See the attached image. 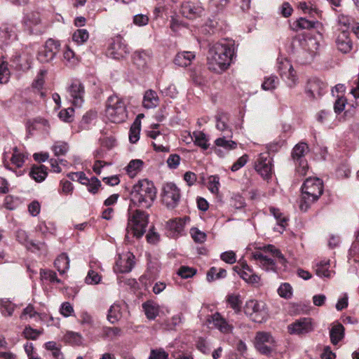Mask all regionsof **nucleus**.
Returning a JSON list of instances; mask_svg holds the SVG:
<instances>
[{
  "label": "nucleus",
  "mask_w": 359,
  "mask_h": 359,
  "mask_svg": "<svg viewBox=\"0 0 359 359\" xmlns=\"http://www.w3.org/2000/svg\"><path fill=\"white\" fill-rule=\"evenodd\" d=\"M121 317V306L118 304H112L109 311L107 314V319L111 323H115Z\"/></svg>",
  "instance_id": "obj_34"
},
{
  "label": "nucleus",
  "mask_w": 359,
  "mask_h": 359,
  "mask_svg": "<svg viewBox=\"0 0 359 359\" xmlns=\"http://www.w3.org/2000/svg\"><path fill=\"white\" fill-rule=\"evenodd\" d=\"M351 21L352 19L350 17L344 15H339L337 18V25L339 26L338 29L339 32L342 30H346V32H348Z\"/></svg>",
  "instance_id": "obj_47"
},
{
  "label": "nucleus",
  "mask_w": 359,
  "mask_h": 359,
  "mask_svg": "<svg viewBox=\"0 0 359 359\" xmlns=\"http://www.w3.org/2000/svg\"><path fill=\"white\" fill-rule=\"evenodd\" d=\"M255 170L264 179L269 180L272 175V159L268 154H261L255 163Z\"/></svg>",
  "instance_id": "obj_11"
},
{
  "label": "nucleus",
  "mask_w": 359,
  "mask_h": 359,
  "mask_svg": "<svg viewBox=\"0 0 359 359\" xmlns=\"http://www.w3.org/2000/svg\"><path fill=\"white\" fill-rule=\"evenodd\" d=\"M308 151L307 144L299 142L294 147L291 153V157L296 165V171L302 176L306 175L309 168L307 161L305 158V155Z\"/></svg>",
  "instance_id": "obj_7"
},
{
  "label": "nucleus",
  "mask_w": 359,
  "mask_h": 359,
  "mask_svg": "<svg viewBox=\"0 0 359 359\" xmlns=\"http://www.w3.org/2000/svg\"><path fill=\"white\" fill-rule=\"evenodd\" d=\"M279 80L276 76L266 77L262 84V88L264 90H273L278 86Z\"/></svg>",
  "instance_id": "obj_40"
},
{
  "label": "nucleus",
  "mask_w": 359,
  "mask_h": 359,
  "mask_svg": "<svg viewBox=\"0 0 359 359\" xmlns=\"http://www.w3.org/2000/svg\"><path fill=\"white\" fill-rule=\"evenodd\" d=\"M148 223V213L140 209L133 210L132 206L130 205L125 240L131 242L132 238L135 237L141 238L146 232Z\"/></svg>",
  "instance_id": "obj_3"
},
{
  "label": "nucleus",
  "mask_w": 359,
  "mask_h": 359,
  "mask_svg": "<svg viewBox=\"0 0 359 359\" xmlns=\"http://www.w3.org/2000/svg\"><path fill=\"white\" fill-rule=\"evenodd\" d=\"M134 259L135 256L130 252L120 255L116 262L114 271L121 273L130 272L135 264Z\"/></svg>",
  "instance_id": "obj_15"
},
{
  "label": "nucleus",
  "mask_w": 359,
  "mask_h": 359,
  "mask_svg": "<svg viewBox=\"0 0 359 359\" xmlns=\"http://www.w3.org/2000/svg\"><path fill=\"white\" fill-rule=\"evenodd\" d=\"M244 313L255 323H262L269 317L266 304L262 301L250 299L246 302L244 306Z\"/></svg>",
  "instance_id": "obj_6"
},
{
  "label": "nucleus",
  "mask_w": 359,
  "mask_h": 359,
  "mask_svg": "<svg viewBox=\"0 0 359 359\" xmlns=\"http://www.w3.org/2000/svg\"><path fill=\"white\" fill-rule=\"evenodd\" d=\"M190 233L192 238L196 243H203L206 240V233L203 231H200L198 228H191Z\"/></svg>",
  "instance_id": "obj_49"
},
{
  "label": "nucleus",
  "mask_w": 359,
  "mask_h": 359,
  "mask_svg": "<svg viewBox=\"0 0 359 359\" xmlns=\"http://www.w3.org/2000/svg\"><path fill=\"white\" fill-rule=\"evenodd\" d=\"M86 185L88 186V191L95 194L101 187V182L97 177H93L89 180V182H88Z\"/></svg>",
  "instance_id": "obj_58"
},
{
  "label": "nucleus",
  "mask_w": 359,
  "mask_h": 359,
  "mask_svg": "<svg viewBox=\"0 0 359 359\" xmlns=\"http://www.w3.org/2000/svg\"><path fill=\"white\" fill-rule=\"evenodd\" d=\"M220 258L222 261L230 264H234L236 262V254L231 250L222 252Z\"/></svg>",
  "instance_id": "obj_63"
},
{
  "label": "nucleus",
  "mask_w": 359,
  "mask_h": 359,
  "mask_svg": "<svg viewBox=\"0 0 359 359\" xmlns=\"http://www.w3.org/2000/svg\"><path fill=\"white\" fill-rule=\"evenodd\" d=\"M143 164V161L140 159H134L130 161L126 167L127 173L130 175V177H134L137 173L141 170Z\"/></svg>",
  "instance_id": "obj_32"
},
{
  "label": "nucleus",
  "mask_w": 359,
  "mask_h": 359,
  "mask_svg": "<svg viewBox=\"0 0 359 359\" xmlns=\"http://www.w3.org/2000/svg\"><path fill=\"white\" fill-rule=\"evenodd\" d=\"M121 334V330L118 327H104L103 329V337L113 338L119 336Z\"/></svg>",
  "instance_id": "obj_62"
},
{
  "label": "nucleus",
  "mask_w": 359,
  "mask_h": 359,
  "mask_svg": "<svg viewBox=\"0 0 359 359\" xmlns=\"http://www.w3.org/2000/svg\"><path fill=\"white\" fill-rule=\"evenodd\" d=\"M40 276L42 280H48L53 283H60L61 280L57 278L56 273L52 270L41 269Z\"/></svg>",
  "instance_id": "obj_41"
},
{
  "label": "nucleus",
  "mask_w": 359,
  "mask_h": 359,
  "mask_svg": "<svg viewBox=\"0 0 359 359\" xmlns=\"http://www.w3.org/2000/svg\"><path fill=\"white\" fill-rule=\"evenodd\" d=\"M52 149L55 156H64L68 151L69 146L67 142L58 141L55 142Z\"/></svg>",
  "instance_id": "obj_44"
},
{
  "label": "nucleus",
  "mask_w": 359,
  "mask_h": 359,
  "mask_svg": "<svg viewBox=\"0 0 359 359\" xmlns=\"http://www.w3.org/2000/svg\"><path fill=\"white\" fill-rule=\"evenodd\" d=\"M317 23V20H309L304 18H299L290 24V28L294 32L302 29H310L314 28Z\"/></svg>",
  "instance_id": "obj_23"
},
{
  "label": "nucleus",
  "mask_w": 359,
  "mask_h": 359,
  "mask_svg": "<svg viewBox=\"0 0 359 359\" xmlns=\"http://www.w3.org/2000/svg\"><path fill=\"white\" fill-rule=\"evenodd\" d=\"M287 329L291 334L303 335L312 332L313 327L311 318H303L289 325Z\"/></svg>",
  "instance_id": "obj_12"
},
{
  "label": "nucleus",
  "mask_w": 359,
  "mask_h": 359,
  "mask_svg": "<svg viewBox=\"0 0 359 359\" xmlns=\"http://www.w3.org/2000/svg\"><path fill=\"white\" fill-rule=\"evenodd\" d=\"M152 53L151 50H136L133 54L134 65L140 69L146 68L151 61Z\"/></svg>",
  "instance_id": "obj_19"
},
{
  "label": "nucleus",
  "mask_w": 359,
  "mask_h": 359,
  "mask_svg": "<svg viewBox=\"0 0 359 359\" xmlns=\"http://www.w3.org/2000/svg\"><path fill=\"white\" fill-rule=\"evenodd\" d=\"M208 189L211 193L217 194L219 188V177L217 175H212L208 180Z\"/></svg>",
  "instance_id": "obj_52"
},
{
  "label": "nucleus",
  "mask_w": 359,
  "mask_h": 359,
  "mask_svg": "<svg viewBox=\"0 0 359 359\" xmlns=\"http://www.w3.org/2000/svg\"><path fill=\"white\" fill-rule=\"evenodd\" d=\"M195 58V54L191 51H182L178 53L175 59L174 62L180 67H187L191 65V61Z\"/></svg>",
  "instance_id": "obj_24"
},
{
  "label": "nucleus",
  "mask_w": 359,
  "mask_h": 359,
  "mask_svg": "<svg viewBox=\"0 0 359 359\" xmlns=\"http://www.w3.org/2000/svg\"><path fill=\"white\" fill-rule=\"evenodd\" d=\"M74 109L72 107H68L67 109H62L59 114V118L67 123H70L73 121V115Z\"/></svg>",
  "instance_id": "obj_51"
},
{
  "label": "nucleus",
  "mask_w": 359,
  "mask_h": 359,
  "mask_svg": "<svg viewBox=\"0 0 359 359\" xmlns=\"http://www.w3.org/2000/svg\"><path fill=\"white\" fill-rule=\"evenodd\" d=\"M212 323L221 332L224 334L231 333L233 326L229 324L226 320L223 318L219 313H215L212 316Z\"/></svg>",
  "instance_id": "obj_21"
},
{
  "label": "nucleus",
  "mask_w": 359,
  "mask_h": 359,
  "mask_svg": "<svg viewBox=\"0 0 359 359\" xmlns=\"http://www.w3.org/2000/svg\"><path fill=\"white\" fill-rule=\"evenodd\" d=\"M263 343L273 346V344H275V341L270 333L266 332H258L255 337V344Z\"/></svg>",
  "instance_id": "obj_37"
},
{
  "label": "nucleus",
  "mask_w": 359,
  "mask_h": 359,
  "mask_svg": "<svg viewBox=\"0 0 359 359\" xmlns=\"http://www.w3.org/2000/svg\"><path fill=\"white\" fill-rule=\"evenodd\" d=\"M203 8L196 5L192 2H184L182 5L181 12L182 14L187 18H194L201 15L203 12Z\"/></svg>",
  "instance_id": "obj_20"
},
{
  "label": "nucleus",
  "mask_w": 359,
  "mask_h": 359,
  "mask_svg": "<svg viewBox=\"0 0 359 359\" xmlns=\"http://www.w3.org/2000/svg\"><path fill=\"white\" fill-rule=\"evenodd\" d=\"M263 250L265 252L271 253L273 255V257L277 259L276 260L277 262H278L281 264H285V263L286 262V259L284 257L283 255L274 245H266L263 248Z\"/></svg>",
  "instance_id": "obj_35"
},
{
  "label": "nucleus",
  "mask_w": 359,
  "mask_h": 359,
  "mask_svg": "<svg viewBox=\"0 0 359 359\" xmlns=\"http://www.w3.org/2000/svg\"><path fill=\"white\" fill-rule=\"evenodd\" d=\"M25 155L19 151L17 147L13 148V153L12 154L11 161V163L18 168L22 167L25 163Z\"/></svg>",
  "instance_id": "obj_42"
},
{
  "label": "nucleus",
  "mask_w": 359,
  "mask_h": 359,
  "mask_svg": "<svg viewBox=\"0 0 359 359\" xmlns=\"http://www.w3.org/2000/svg\"><path fill=\"white\" fill-rule=\"evenodd\" d=\"M156 197V189L154 183L147 179L139 180L130 191V205L147 209L151 207Z\"/></svg>",
  "instance_id": "obj_2"
},
{
  "label": "nucleus",
  "mask_w": 359,
  "mask_h": 359,
  "mask_svg": "<svg viewBox=\"0 0 359 359\" xmlns=\"http://www.w3.org/2000/svg\"><path fill=\"white\" fill-rule=\"evenodd\" d=\"M181 191L173 182H167L163 184L161 192L163 203L168 209H174L180 201Z\"/></svg>",
  "instance_id": "obj_8"
},
{
  "label": "nucleus",
  "mask_w": 359,
  "mask_h": 359,
  "mask_svg": "<svg viewBox=\"0 0 359 359\" xmlns=\"http://www.w3.org/2000/svg\"><path fill=\"white\" fill-rule=\"evenodd\" d=\"M253 259L257 262V264L266 271H276V261L273 259L264 255L260 252H255L252 253Z\"/></svg>",
  "instance_id": "obj_18"
},
{
  "label": "nucleus",
  "mask_w": 359,
  "mask_h": 359,
  "mask_svg": "<svg viewBox=\"0 0 359 359\" xmlns=\"http://www.w3.org/2000/svg\"><path fill=\"white\" fill-rule=\"evenodd\" d=\"M241 267L236 266L234 270L245 282L250 284L259 283L261 278L253 272L252 269L245 262L240 263Z\"/></svg>",
  "instance_id": "obj_14"
},
{
  "label": "nucleus",
  "mask_w": 359,
  "mask_h": 359,
  "mask_svg": "<svg viewBox=\"0 0 359 359\" xmlns=\"http://www.w3.org/2000/svg\"><path fill=\"white\" fill-rule=\"evenodd\" d=\"M101 276L97 272L90 269L85 278V282L89 285H97L101 281Z\"/></svg>",
  "instance_id": "obj_50"
},
{
  "label": "nucleus",
  "mask_w": 359,
  "mask_h": 359,
  "mask_svg": "<svg viewBox=\"0 0 359 359\" xmlns=\"http://www.w3.org/2000/svg\"><path fill=\"white\" fill-rule=\"evenodd\" d=\"M236 46L232 39H223L209 47L207 65L208 69L222 74L229 69L235 55Z\"/></svg>",
  "instance_id": "obj_1"
},
{
  "label": "nucleus",
  "mask_w": 359,
  "mask_h": 359,
  "mask_svg": "<svg viewBox=\"0 0 359 359\" xmlns=\"http://www.w3.org/2000/svg\"><path fill=\"white\" fill-rule=\"evenodd\" d=\"M88 37L89 34L86 29H79L74 33L72 39L78 44H82L88 39Z\"/></svg>",
  "instance_id": "obj_43"
},
{
  "label": "nucleus",
  "mask_w": 359,
  "mask_h": 359,
  "mask_svg": "<svg viewBox=\"0 0 359 359\" xmlns=\"http://www.w3.org/2000/svg\"><path fill=\"white\" fill-rule=\"evenodd\" d=\"M96 117V113L93 111H88L86 113L79 123V128L82 130H86L88 128L90 123L94 120Z\"/></svg>",
  "instance_id": "obj_46"
},
{
  "label": "nucleus",
  "mask_w": 359,
  "mask_h": 359,
  "mask_svg": "<svg viewBox=\"0 0 359 359\" xmlns=\"http://www.w3.org/2000/svg\"><path fill=\"white\" fill-rule=\"evenodd\" d=\"M330 337L331 342L336 345L344 337V327L341 323L334 325L330 332Z\"/></svg>",
  "instance_id": "obj_30"
},
{
  "label": "nucleus",
  "mask_w": 359,
  "mask_h": 359,
  "mask_svg": "<svg viewBox=\"0 0 359 359\" xmlns=\"http://www.w3.org/2000/svg\"><path fill=\"white\" fill-rule=\"evenodd\" d=\"M151 359H168V354L162 348L152 349L150 353Z\"/></svg>",
  "instance_id": "obj_64"
},
{
  "label": "nucleus",
  "mask_w": 359,
  "mask_h": 359,
  "mask_svg": "<svg viewBox=\"0 0 359 359\" xmlns=\"http://www.w3.org/2000/svg\"><path fill=\"white\" fill-rule=\"evenodd\" d=\"M60 46L59 41L53 39H48L44 46L38 53V60L41 63L52 61L59 51Z\"/></svg>",
  "instance_id": "obj_10"
},
{
  "label": "nucleus",
  "mask_w": 359,
  "mask_h": 359,
  "mask_svg": "<svg viewBox=\"0 0 359 359\" xmlns=\"http://www.w3.org/2000/svg\"><path fill=\"white\" fill-rule=\"evenodd\" d=\"M255 346L256 349L260 353L268 355L271 354V353L272 352V350H273V347L275 346V344H273V345H270V344H265V343L255 344Z\"/></svg>",
  "instance_id": "obj_60"
},
{
  "label": "nucleus",
  "mask_w": 359,
  "mask_h": 359,
  "mask_svg": "<svg viewBox=\"0 0 359 359\" xmlns=\"http://www.w3.org/2000/svg\"><path fill=\"white\" fill-rule=\"evenodd\" d=\"M269 211L270 213L272 214L274 216V217L277 219L278 224L283 229L287 221V218L285 217H282V213L280 212V211L274 207H270Z\"/></svg>",
  "instance_id": "obj_55"
},
{
  "label": "nucleus",
  "mask_w": 359,
  "mask_h": 359,
  "mask_svg": "<svg viewBox=\"0 0 359 359\" xmlns=\"http://www.w3.org/2000/svg\"><path fill=\"white\" fill-rule=\"evenodd\" d=\"M41 332L32 329L31 327H26L23 331V334L26 339L35 340L41 334Z\"/></svg>",
  "instance_id": "obj_61"
},
{
  "label": "nucleus",
  "mask_w": 359,
  "mask_h": 359,
  "mask_svg": "<svg viewBox=\"0 0 359 359\" xmlns=\"http://www.w3.org/2000/svg\"><path fill=\"white\" fill-rule=\"evenodd\" d=\"M106 115L113 123H122L127 118L128 113L124 99L114 95L109 96L106 104Z\"/></svg>",
  "instance_id": "obj_5"
},
{
  "label": "nucleus",
  "mask_w": 359,
  "mask_h": 359,
  "mask_svg": "<svg viewBox=\"0 0 359 359\" xmlns=\"http://www.w3.org/2000/svg\"><path fill=\"white\" fill-rule=\"evenodd\" d=\"M16 306L8 299H3L0 302V310L4 316H11Z\"/></svg>",
  "instance_id": "obj_33"
},
{
  "label": "nucleus",
  "mask_w": 359,
  "mask_h": 359,
  "mask_svg": "<svg viewBox=\"0 0 359 359\" xmlns=\"http://www.w3.org/2000/svg\"><path fill=\"white\" fill-rule=\"evenodd\" d=\"M154 140L155 142H152V145L155 151L161 152H168L170 151V148L167 144L165 145V144L167 142L165 137L164 140L162 139V137H159Z\"/></svg>",
  "instance_id": "obj_53"
},
{
  "label": "nucleus",
  "mask_w": 359,
  "mask_h": 359,
  "mask_svg": "<svg viewBox=\"0 0 359 359\" xmlns=\"http://www.w3.org/2000/svg\"><path fill=\"white\" fill-rule=\"evenodd\" d=\"M67 91L72 104L76 107H81L84 101V86L79 81H74Z\"/></svg>",
  "instance_id": "obj_13"
},
{
  "label": "nucleus",
  "mask_w": 359,
  "mask_h": 359,
  "mask_svg": "<svg viewBox=\"0 0 359 359\" xmlns=\"http://www.w3.org/2000/svg\"><path fill=\"white\" fill-rule=\"evenodd\" d=\"M110 54L114 58L123 57L129 52L128 46L119 38L113 41L110 46Z\"/></svg>",
  "instance_id": "obj_22"
},
{
  "label": "nucleus",
  "mask_w": 359,
  "mask_h": 359,
  "mask_svg": "<svg viewBox=\"0 0 359 359\" xmlns=\"http://www.w3.org/2000/svg\"><path fill=\"white\" fill-rule=\"evenodd\" d=\"M335 43L337 50L342 53H348L353 48V42L346 30H342L337 35Z\"/></svg>",
  "instance_id": "obj_17"
},
{
  "label": "nucleus",
  "mask_w": 359,
  "mask_h": 359,
  "mask_svg": "<svg viewBox=\"0 0 359 359\" xmlns=\"http://www.w3.org/2000/svg\"><path fill=\"white\" fill-rule=\"evenodd\" d=\"M216 128L221 131H224L226 133V137H231L232 133L231 130L228 129V126L225 123L224 120H223V117L221 116H216Z\"/></svg>",
  "instance_id": "obj_56"
},
{
  "label": "nucleus",
  "mask_w": 359,
  "mask_h": 359,
  "mask_svg": "<svg viewBox=\"0 0 359 359\" xmlns=\"http://www.w3.org/2000/svg\"><path fill=\"white\" fill-rule=\"evenodd\" d=\"M158 97L157 93L152 90H148L145 92L143 98V106L147 109H152L158 106Z\"/></svg>",
  "instance_id": "obj_27"
},
{
  "label": "nucleus",
  "mask_w": 359,
  "mask_h": 359,
  "mask_svg": "<svg viewBox=\"0 0 359 359\" xmlns=\"http://www.w3.org/2000/svg\"><path fill=\"white\" fill-rule=\"evenodd\" d=\"M54 265L60 274H64L69 268V259L66 253L60 254L55 260Z\"/></svg>",
  "instance_id": "obj_29"
},
{
  "label": "nucleus",
  "mask_w": 359,
  "mask_h": 359,
  "mask_svg": "<svg viewBox=\"0 0 359 359\" xmlns=\"http://www.w3.org/2000/svg\"><path fill=\"white\" fill-rule=\"evenodd\" d=\"M227 301L230 306L235 311L236 313L240 312L242 302L241 301L240 297L238 295H229L228 297Z\"/></svg>",
  "instance_id": "obj_54"
},
{
  "label": "nucleus",
  "mask_w": 359,
  "mask_h": 359,
  "mask_svg": "<svg viewBox=\"0 0 359 359\" xmlns=\"http://www.w3.org/2000/svg\"><path fill=\"white\" fill-rule=\"evenodd\" d=\"M298 43L299 46L309 54L311 58L316 55L320 46L317 39L311 36L299 38Z\"/></svg>",
  "instance_id": "obj_16"
},
{
  "label": "nucleus",
  "mask_w": 359,
  "mask_h": 359,
  "mask_svg": "<svg viewBox=\"0 0 359 359\" xmlns=\"http://www.w3.org/2000/svg\"><path fill=\"white\" fill-rule=\"evenodd\" d=\"M329 266V260H323L320 262L315 266L316 274L319 277H331L332 271L328 269Z\"/></svg>",
  "instance_id": "obj_31"
},
{
  "label": "nucleus",
  "mask_w": 359,
  "mask_h": 359,
  "mask_svg": "<svg viewBox=\"0 0 359 359\" xmlns=\"http://www.w3.org/2000/svg\"><path fill=\"white\" fill-rule=\"evenodd\" d=\"M277 68L281 78L286 82L288 86L295 85L297 77L291 62L283 57L277 59Z\"/></svg>",
  "instance_id": "obj_9"
},
{
  "label": "nucleus",
  "mask_w": 359,
  "mask_h": 359,
  "mask_svg": "<svg viewBox=\"0 0 359 359\" xmlns=\"http://www.w3.org/2000/svg\"><path fill=\"white\" fill-rule=\"evenodd\" d=\"M8 66L7 62L0 60V83L1 84H5L9 81L11 73Z\"/></svg>",
  "instance_id": "obj_38"
},
{
  "label": "nucleus",
  "mask_w": 359,
  "mask_h": 359,
  "mask_svg": "<svg viewBox=\"0 0 359 359\" xmlns=\"http://www.w3.org/2000/svg\"><path fill=\"white\" fill-rule=\"evenodd\" d=\"M323 193V180L318 177L307 178L302 186V196L299 201L301 211H307Z\"/></svg>",
  "instance_id": "obj_4"
},
{
  "label": "nucleus",
  "mask_w": 359,
  "mask_h": 359,
  "mask_svg": "<svg viewBox=\"0 0 359 359\" xmlns=\"http://www.w3.org/2000/svg\"><path fill=\"white\" fill-rule=\"evenodd\" d=\"M17 39V29L13 25H4L0 28V41Z\"/></svg>",
  "instance_id": "obj_26"
},
{
  "label": "nucleus",
  "mask_w": 359,
  "mask_h": 359,
  "mask_svg": "<svg viewBox=\"0 0 359 359\" xmlns=\"http://www.w3.org/2000/svg\"><path fill=\"white\" fill-rule=\"evenodd\" d=\"M47 168L43 165L32 166L29 175L37 182H43L47 177Z\"/></svg>",
  "instance_id": "obj_28"
},
{
  "label": "nucleus",
  "mask_w": 359,
  "mask_h": 359,
  "mask_svg": "<svg viewBox=\"0 0 359 359\" xmlns=\"http://www.w3.org/2000/svg\"><path fill=\"white\" fill-rule=\"evenodd\" d=\"M194 143L198 147H201L203 149H207L209 147V144L207 143L208 140L206 139L205 135L202 133H194Z\"/></svg>",
  "instance_id": "obj_48"
},
{
  "label": "nucleus",
  "mask_w": 359,
  "mask_h": 359,
  "mask_svg": "<svg viewBox=\"0 0 359 359\" xmlns=\"http://www.w3.org/2000/svg\"><path fill=\"white\" fill-rule=\"evenodd\" d=\"M142 309L149 320H154L159 313V305L153 301H147L142 304Z\"/></svg>",
  "instance_id": "obj_25"
},
{
  "label": "nucleus",
  "mask_w": 359,
  "mask_h": 359,
  "mask_svg": "<svg viewBox=\"0 0 359 359\" xmlns=\"http://www.w3.org/2000/svg\"><path fill=\"white\" fill-rule=\"evenodd\" d=\"M278 293L281 297L290 299L292 297V287L287 283H282L278 289Z\"/></svg>",
  "instance_id": "obj_45"
},
{
  "label": "nucleus",
  "mask_w": 359,
  "mask_h": 359,
  "mask_svg": "<svg viewBox=\"0 0 359 359\" xmlns=\"http://www.w3.org/2000/svg\"><path fill=\"white\" fill-rule=\"evenodd\" d=\"M231 205L236 209H241L245 205V199L239 194L233 195L231 199Z\"/></svg>",
  "instance_id": "obj_59"
},
{
  "label": "nucleus",
  "mask_w": 359,
  "mask_h": 359,
  "mask_svg": "<svg viewBox=\"0 0 359 359\" xmlns=\"http://www.w3.org/2000/svg\"><path fill=\"white\" fill-rule=\"evenodd\" d=\"M196 273V270L194 268H191L189 266H181L178 271L177 274L181 276L182 278H189L194 276Z\"/></svg>",
  "instance_id": "obj_57"
},
{
  "label": "nucleus",
  "mask_w": 359,
  "mask_h": 359,
  "mask_svg": "<svg viewBox=\"0 0 359 359\" xmlns=\"http://www.w3.org/2000/svg\"><path fill=\"white\" fill-rule=\"evenodd\" d=\"M229 137L226 135L223 136L222 137L217 138L215 140V144L217 147H222L226 150H231L236 147L237 143L232 140H226Z\"/></svg>",
  "instance_id": "obj_39"
},
{
  "label": "nucleus",
  "mask_w": 359,
  "mask_h": 359,
  "mask_svg": "<svg viewBox=\"0 0 359 359\" xmlns=\"http://www.w3.org/2000/svg\"><path fill=\"white\" fill-rule=\"evenodd\" d=\"M140 121L136 118L130 127L129 140L131 143H136L140 139Z\"/></svg>",
  "instance_id": "obj_36"
}]
</instances>
